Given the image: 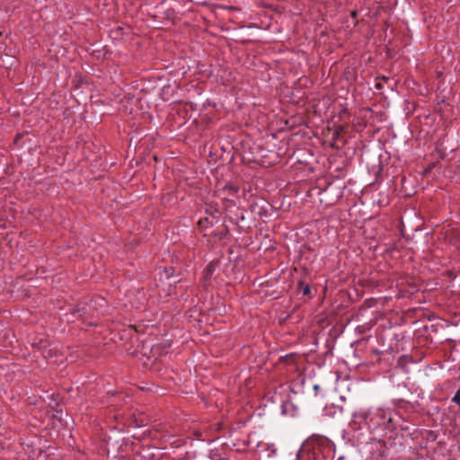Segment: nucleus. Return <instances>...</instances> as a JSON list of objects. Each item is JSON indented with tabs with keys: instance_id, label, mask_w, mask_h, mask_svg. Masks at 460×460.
Returning a JSON list of instances; mask_svg holds the SVG:
<instances>
[{
	"instance_id": "3",
	"label": "nucleus",
	"mask_w": 460,
	"mask_h": 460,
	"mask_svg": "<svg viewBox=\"0 0 460 460\" xmlns=\"http://www.w3.org/2000/svg\"><path fill=\"white\" fill-rule=\"evenodd\" d=\"M310 290L311 289H310L309 285H305L303 287L302 293H303V295L306 296V295H308L310 293Z\"/></svg>"
},
{
	"instance_id": "4",
	"label": "nucleus",
	"mask_w": 460,
	"mask_h": 460,
	"mask_svg": "<svg viewBox=\"0 0 460 460\" xmlns=\"http://www.w3.org/2000/svg\"><path fill=\"white\" fill-rule=\"evenodd\" d=\"M198 224L201 226H202V224H203L202 219L199 220V223H198Z\"/></svg>"
},
{
	"instance_id": "2",
	"label": "nucleus",
	"mask_w": 460,
	"mask_h": 460,
	"mask_svg": "<svg viewBox=\"0 0 460 460\" xmlns=\"http://www.w3.org/2000/svg\"><path fill=\"white\" fill-rule=\"evenodd\" d=\"M453 402L460 406V386L453 397Z\"/></svg>"
},
{
	"instance_id": "1",
	"label": "nucleus",
	"mask_w": 460,
	"mask_h": 460,
	"mask_svg": "<svg viewBox=\"0 0 460 460\" xmlns=\"http://www.w3.org/2000/svg\"><path fill=\"white\" fill-rule=\"evenodd\" d=\"M239 189L238 187L231 182L226 183V185L218 190V192L226 193V196L224 197V199H228L229 197H234L237 194Z\"/></svg>"
}]
</instances>
